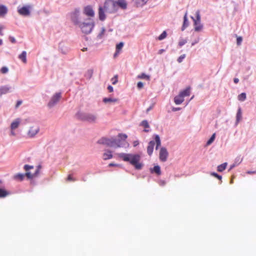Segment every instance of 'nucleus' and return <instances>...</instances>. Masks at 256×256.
Wrapping results in <instances>:
<instances>
[{
	"mask_svg": "<svg viewBox=\"0 0 256 256\" xmlns=\"http://www.w3.org/2000/svg\"><path fill=\"white\" fill-rule=\"evenodd\" d=\"M108 90L110 92H112L114 91L112 86L110 85L108 86Z\"/></svg>",
	"mask_w": 256,
	"mask_h": 256,
	"instance_id": "47",
	"label": "nucleus"
},
{
	"mask_svg": "<svg viewBox=\"0 0 256 256\" xmlns=\"http://www.w3.org/2000/svg\"><path fill=\"white\" fill-rule=\"evenodd\" d=\"M168 153L165 148H162L160 150L159 158L160 161L164 162L167 160Z\"/></svg>",
	"mask_w": 256,
	"mask_h": 256,
	"instance_id": "10",
	"label": "nucleus"
},
{
	"mask_svg": "<svg viewBox=\"0 0 256 256\" xmlns=\"http://www.w3.org/2000/svg\"><path fill=\"white\" fill-rule=\"evenodd\" d=\"M236 118V123L239 122L240 121L242 120V112L241 108H239L238 110Z\"/></svg>",
	"mask_w": 256,
	"mask_h": 256,
	"instance_id": "27",
	"label": "nucleus"
},
{
	"mask_svg": "<svg viewBox=\"0 0 256 256\" xmlns=\"http://www.w3.org/2000/svg\"><path fill=\"white\" fill-rule=\"evenodd\" d=\"M164 52V50H163V49H161V50H159V51H158V54H162Z\"/></svg>",
	"mask_w": 256,
	"mask_h": 256,
	"instance_id": "54",
	"label": "nucleus"
},
{
	"mask_svg": "<svg viewBox=\"0 0 256 256\" xmlns=\"http://www.w3.org/2000/svg\"><path fill=\"white\" fill-rule=\"evenodd\" d=\"M188 12H186L184 16V22L182 27V30H184L189 25V22L188 19Z\"/></svg>",
	"mask_w": 256,
	"mask_h": 256,
	"instance_id": "18",
	"label": "nucleus"
},
{
	"mask_svg": "<svg viewBox=\"0 0 256 256\" xmlns=\"http://www.w3.org/2000/svg\"><path fill=\"white\" fill-rule=\"evenodd\" d=\"M9 194V192L4 188H0V198L6 196Z\"/></svg>",
	"mask_w": 256,
	"mask_h": 256,
	"instance_id": "28",
	"label": "nucleus"
},
{
	"mask_svg": "<svg viewBox=\"0 0 256 256\" xmlns=\"http://www.w3.org/2000/svg\"><path fill=\"white\" fill-rule=\"evenodd\" d=\"M20 118H16V120H15L11 124V125H10L11 129L12 130H14L16 128H18V126L20 125Z\"/></svg>",
	"mask_w": 256,
	"mask_h": 256,
	"instance_id": "19",
	"label": "nucleus"
},
{
	"mask_svg": "<svg viewBox=\"0 0 256 256\" xmlns=\"http://www.w3.org/2000/svg\"><path fill=\"white\" fill-rule=\"evenodd\" d=\"M118 166V164H114V163H110L108 164L109 166Z\"/></svg>",
	"mask_w": 256,
	"mask_h": 256,
	"instance_id": "52",
	"label": "nucleus"
},
{
	"mask_svg": "<svg viewBox=\"0 0 256 256\" xmlns=\"http://www.w3.org/2000/svg\"><path fill=\"white\" fill-rule=\"evenodd\" d=\"M40 131V128L38 126H30L27 134L29 138H34Z\"/></svg>",
	"mask_w": 256,
	"mask_h": 256,
	"instance_id": "9",
	"label": "nucleus"
},
{
	"mask_svg": "<svg viewBox=\"0 0 256 256\" xmlns=\"http://www.w3.org/2000/svg\"><path fill=\"white\" fill-rule=\"evenodd\" d=\"M166 36V31H164L162 34L158 36V40H162L165 38Z\"/></svg>",
	"mask_w": 256,
	"mask_h": 256,
	"instance_id": "36",
	"label": "nucleus"
},
{
	"mask_svg": "<svg viewBox=\"0 0 256 256\" xmlns=\"http://www.w3.org/2000/svg\"><path fill=\"white\" fill-rule=\"evenodd\" d=\"M61 98V93L58 92L56 93L51 98L48 104V106L49 107L53 106L55 104H56L60 100Z\"/></svg>",
	"mask_w": 256,
	"mask_h": 256,
	"instance_id": "11",
	"label": "nucleus"
},
{
	"mask_svg": "<svg viewBox=\"0 0 256 256\" xmlns=\"http://www.w3.org/2000/svg\"><path fill=\"white\" fill-rule=\"evenodd\" d=\"M150 172L152 173L154 172L158 176L161 174L160 168L158 166H154L153 168L150 169Z\"/></svg>",
	"mask_w": 256,
	"mask_h": 256,
	"instance_id": "21",
	"label": "nucleus"
},
{
	"mask_svg": "<svg viewBox=\"0 0 256 256\" xmlns=\"http://www.w3.org/2000/svg\"><path fill=\"white\" fill-rule=\"evenodd\" d=\"M180 110V108H172V111H174V112H176V111L179 110Z\"/></svg>",
	"mask_w": 256,
	"mask_h": 256,
	"instance_id": "50",
	"label": "nucleus"
},
{
	"mask_svg": "<svg viewBox=\"0 0 256 256\" xmlns=\"http://www.w3.org/2000/svg\"><path fill=\"white\" fill-rule=\"evenodd\" d=\"M80 12L78 9L74 10L71 14H70V18L72 22L76 25H78L80 22Z\"/></svg>",
	"mask_w": 256,
	"mask_h": 256,
	"instance_id": "8",
	"label": "nucleus"
},
{
	"mask_svg": "<svg viewBox=\"0 0 256 256\" xmlns=\"http://www.w3.org/2000/svg\"><path fill=\"white\" fill-rule=\"evenodd\" d=\"M186 40H180L179 42H178V45L180 46H182L183 45H184V44H186Z\"/></svg>",
	"mask_w": 256,
	"mask_h": 256,
	"instance_id": "42",
	"label": "nucleus"
},
{
	"mask_svg": "<svg viewBox=\"0 0 256 256\" xmlns=\"http://www.w3.org/2000/svg\"><path fill=\"white\" fill-rule=\"evenodd\" d=\"M196 18L191 16V18L194 21V29L196 32H200L203 28V25L200 22V12L198 10L196 12Z\"/></svg>",
	"mask_w": 256,
	"mask_h": 256,
	"instance_id": "6",
	"label": "nucleus"
},
{
	"mask_svg": "<svg viewBox=\"0 0 256 256\" xmlns=\"http://www.w3.org/2000/svg\"><path fill=\"white\" fill-rule=\"evenodd\" d=\"M1 182H1V180H0V184Z\"/></svg>",
	"mask_w": 256,
	"mask_h": 256,
	"instance_id": "62",
	"label": "nucleus"
},
{
	"mask_svg": "<svg viewBox=\"0 0 256 256\" xmlns=\"http://www.w3.org/2000/svg\"><path fill=\"white\" fill-rule=\"evenodd\" d=\"M8 12L7 8L4 5H0V16L5 15Z\"/></svg>",
	"mask_w": 256,
	"mask_h": 256,
	"instance_id": "24",
	"label": "nucleus"
},
{
	"mask_svg": "<svg viewBox=\"0 0 256 256\" xmlns=\"http://www.w3.org/2000/svg\"><path fill=\"white\" fill-rule=\"evenodd\" d=\"M11 134L13 136H14L15 134L14 132H12V131L11 132Z\"/></svg>",
	"mask_w": 256,
	"mask_h": 256,
	"instance_id": "60",
	"label": "nucleus"
},
{
	"mask_svg": "<svg viewBox=\"0 0 256 256\" xmlns=\"http://www.w3.org/2000/svg\"><path fill=\"white\" fill-rule=\"evenodd\" d=\"M80 28L81 29L82 32L87 34L90 33L94 26V24L93 22H84L80 23L78 24Z\"/></svg>",
	"mask_w": 256,
	"mask_h": 256,
	"instance_id": "7",
	"label": "nucleus"
},
{
	"mask_svg": "<svg viewBox=\"0 0 256 256\" xmlns=\"http://www.w3.org/2000/svg\"><path fill=\"white\" fill-rule=\"evenodd\" d=\"M2 40L0 39V46L2 45Z\"/></svg>",
	"mask_w": 256,
	"mask_h": 256,
	"instance_id": "58",
	"label": "nucleus"
},
{
	"mask_svg": "<svg viewBox=\"0 0 256 256\" xmlns=\"http://www.w3.org/2000/svg\"><path fill=\"white\" fill-rule=\"evenodd\" d=\"M118 101V100L117 98H104V99H103V102H104V103H107V102H116Z\"/></svg>",
	"mask_w": 256,
	"mask_h": 256,
	"instance_id": "30",
	"label": "nucleus"
},
{
	"mask_svg": "<svg viewBox=\"0 0 256 256\" xmlns=\"http://www.w3.org/2000/svg\"><path fill=\"white\" fill-rule=\"evenodd\" d=\"M246 99V94L242 92L238 96V100L240 101L243 102Z\"/></svg>",
	"mask_w": 256,
	"mask_h": 256,
	"instance_id": "32",
	"label": "nucleus"
},
{
	"mask_svg": "<svg viewBox=\"0 0 256 256\" xmlns=\"http://www.w3.org/2000/svg\"><path fill=\"white\" fill-rule=\"evenodd\" d=\"M127 136L126 134H120L118 135V139L114 138H102L99 140L98 142L100 144L106 145L107 146L112 148H120L124 146L126 143Z\"/></svg>",
	"mask_w": 256,
	"mask_h": 256,
	"instance_id": "1",
	"label": "nucleus"
},
{
	"mask_svg": "<svg viewBox=\"0 0 256 256\" xmlns=\"http://www.w3.org/2000/svg\"><path fill=\"white\" fill-rule=\"evenodd\" d=\"M166 184V182L164 180H162L160 182V184L161 185H164Z\"/></svg>",
	"mask_w": 256,
	"mask_h": 256,
	"instance_id": "56",
	"label": "nucleus"
},
{
	"mask_svg": "<svg viewBox=\"0 0 256 256\" xmlns=\"http://www.w3.org/2000/svg\"><path fill=\"white\" fill-rule=\"evenodd\" d=\"M124 46V43L122 42H120L119 44H117L116 46V50L118 52H120Z\"/></svg>",
	"mask_w": 256,
	"mask_h": 256,
	"instance_id": "34",
	"label": "nucleus"
},
{
	"mask_svg": "<svg viewBox=\"0 0 256 256\" xmlns=\"http://www.w3.org/2000/svg\"><path fill=\"white\" fill-rule=\"evenodd\" d=\"M194 43H192V46H194Z\"/></svg>",
	"mask_w": 256,
	"mask_h": 256,
	"instance_id": "61",
	"label": "nucleus"
},
{
	"mask_svg": "<svg viewBox=\"0 0 256 256\" xmlns=\"http://www.w3.org/2000/svg\"><path fill=\"white\" fill-rule=\"evenodd\" d=\"M102 158L104 160H107L112 158V152L110 150H106L105 152L104 153Z\"/></svg>",
	"mask_w": 256,
	"mask_h": 256,
	"instance_id": "20",
	"label": "nucleus"
},
{
	"mask_svg": "<svg viewBox=\"0 0 256 256\" xmlns=\"http://www.w3.org/2000/svg\"><path fill=\"white\" fill-rule=\"evenodd\" d=\"M144 131L145 132H148L149 131V130H146V129H144Z\"/></svg>",
	"mask_w": 256,
	"mask_h": 256,
	"instance_id": "59",
	"label": "nucleus"
},
{
	"mask_svg": "<svg viewBox=\"0 0 256 256\" xmlns=\"http://www.w3.org/2000/svg\"><path fill=\"white\" fill-rule=\"evenodd\" d=\"M242 38L241 36H238L237 38V39H236V43L238 44V45H240L241 44V43L242 42Z\"/></svg>",
	"mask_w": 256,
	"mask_h": 256,
	"instance_id": "41",
	"label": "nucleus"
},
{
	"mask_svg": "<svg viewBox=\"0 0 256 256\" xmlns=\"http://www.w3.org/2000/svg\"><path fill=\"white\" fill-rule=\"evenodd\" d=\"M104 8H103L102 6H100L98 8L99 19L102 21L104 20L106 18V15H105L104 12Z\"/></svg>",
	"mask_w": 256,
	"mask_h": 256,
	"instance_id": "16",
	"label": "nucleus"
},
{
	"mask_svg": "<svg viewBox=\"0 0 256 256\" xmlns=\"http://www.w3.org/2000/svg\"><path fill=\"white\" fill-rule=\"evenodd\" d=\"M30 6H24L20 8H18V14L22 16H28L30 14Z\"/></svg>",
	"mask_w": 256,
	"mask_h": 256,
	"instance_id": "12",
	"label": "nucleus"
},
{
	"mask_svg": "<svg viewBox=\"0 0 256 256\" xmlns=\"http://www.w3.org/2000/svg\"><path fill=\"white\" fill-rule=\"evenodd\" d=\"M10 88L7 86H3L0 88V94L2 96V94H6L9 92Z\"/></svg>",
	"mask_w": 256,
	"mask_h": 256,
	"instance_id": "23",
	"label": "nucleus"
},
{
	"mask_svg": "<svg viewBox=\"0 0 256 256\" xmlns=\"http://www.w3.org/2000/svg\"><path fill=\"white\" fill-rule=\"evenodd\" d=\"M84 13L87 16L93 17L94 16V12L90 6L84 7Z\"/></svg>",
	"mask_w": 256,
	"mask_h": 256,
	"instance_id": "14",
	"label": "nucleus"
},
{
	"mask_svg": "<svg viewBox=\"0 0 256 256\" xmlns=\"http://www.w3.org/2000/svg\"><path fill=\"white\" fill-rule=\"evenodd\" d=\"M186 55L184 54L181 55L178 59V62H181L182 60L185 58Z\"/></svg>",
	"mask_w": 256,
	"mask_h": 256,
	"instance_id": "40",
	"label": "nucleus"
},
{
	"mask_svg": "<svg viewBox=\"0 0 256 256\" xmlns=\"http://www.w3.org/2000/svg\"><path fill=\"white\" fill-rule=\"evenodd\" d=\"M247 173L248 174H256V171H254V172H252V171H248L247 172Z\"/></svg>",
	"mask_w": 256,
	"mask_h": 256,
	"instance_id": "53",
	"label": "nucleus"
},
{
	"mask_svg": "<svg viewBox=\"0 0 256 256\" xmlns=\"http://www.w3.org/2000/svg\"><path fill=\"white\" fill-rule=\"evenodd\" d=\"M140 125L144 126L145 128H149V124L147 120H144L142 122Z\"/></svg>",
	"mask_w": 256,
	"mask_h": 256,
	"instance_id": "35",
	"label": "nucleus"
},
{
	"mask_svg": "<svg viewBox=\"0 0 256 256\" xmlns=\"http://www.w3.org/2000/svg\"><path fill=\"white\" fill-rule=\"evenodd\" d=\"M190 88H187L184 90L180 92V94H182V96L184 98L185 96H189L190 95Z\"/></svg>",
	"mask_w": 256,
	"mask_h": 256,
	"instance_id": "26",
	"label": "nucleus"
},
{
	"mask_svg": "<svg viewBox=\"0 0 256 256\" xmlns=\"http://www.w3.org/2000/svg\"><path fill=\"white\" fill-rule=\"evenodd\" d=\"M184 101V98L182 94H179L178 95L174 98V102L176 104H180Z\"/></svg>",
	"mask_w": 256,
	"mask_h": 256,
	"instance_id": "17",
	"label": "nucleus"
},
{
	"mask_svg": "<svg viewBox=\"0 0 256 256\" xmlns=\"http://www.w3.org/2000/svg\"><path fill=\"white\" fill-rule=\"evenodd\" d=\"M216 137V134H214L210 140L207 142V145H210L214 140Z\"/></svg>",
	"mask_w": 256,
	"mask_h": 256,
	"instance_id": "33",
	"label": "nucleus"
},
{
	"mask_svg": "<svg viewBox=\"0 0 256 256\" xmlns=\"http://www.w3.org/2000/svg\"><path fill=\"white\" fill-rule=\"evenodd\" d=\"M86 50H87V48H83L82 49V50L83 52L86 51Z\"/></svg>",
	"mask_w": 256,
	"mask_h": 256,
	"instance_id": "57",
	"label": "nucleus"
},
{
	"mask_svg": "<svg viewBox=\"0 0 256 256\" xmlns=\"http://www.w3.org/2000/svg\"><path fill=\"white\" fill-rule=\"evenodd\" d=\"M116 3L113 0H106L104 4V9L106 12L114 13L118 10L116 6Z\"/></svg>",
	"mask_w": 256,
	"mask_h": 256,
	"instance_id": "5",
	"label": "nucleus"
},
{
	"mask_svg": "<svg viewBox=\"0 0 256 256\" xmlns=\"http://www.w3.org/2000/svg\"><path fill=\"white\" fill-rule=\"evenodd\" d=\"M111 81L113 84H116L118 82V75H115L112 79Z\"/></svg>",
	"mask_w": 256,
	"mask_h": 256,
	"instance_id": "37",
	"label": "nucleus"
},
{
	"mask_svg": "<svg viewBox=\"0 0 256 256\" xmlns=\"http://www.w3.org/2000/svg\"><path fill=\"white\" fill-rule=\"evenodd\" d=\"M34 168L33 166H29L28 164H26L24 166V169L26 172L25 174H18L14 176V179L22 181L24 180V176H26L28 178L31 179L35 177L37 175V173L38 172V170L36 171V172L34 174H32L29 172L28 170L30 169Z\"/></svg>",
	"mask_w": 256,
	"mask_h": 256,
	"instance_id": "3",
	"label": "nucleus"
},
{
	"mask_svg": "<svg viewBox=\"0 0 256 256\" xmlns=\"http://www.w3.org/2000/svg\"><path fill=\"white\" fill-rule=\"evenodd\" d=\"M115 2L116 3V6L117 7V10H118V8H120L123 10L126 8L127 3L124 0H118V1Z\"/></svg>",
	"mask_w": 256,
	"mask_h": 256,
	"instance_id": "15",
	"label": "nucleus"
},
{
	"mask_svg": "<svg viewBox=\"0 0 256 256\" xmlns=\"http://www.w3.org/2000/svg\"><path fill=\"white\" fill-rule=\"evenodd\" d=\"M67 180L68 181H74L75 179H74L72 174H69L67 178Z\"/></svg>",
	"mask_w": 256,
	"mask_h": 256,
	"instance_id": "44",
	"label": "nucleus"
},
{
	"mask_svg": "<svg viewBox=\"0 0 256 256\" xmlns=\"http://www.w3.org/2000/svg\"><path fill=\"white\" fill-rule=\"evenodd\" d=\"M138 78L140 79H146V80H150V77L149 76L142 73L138 76Z\"/></svg>",
	"mask_w": 256,
	"mask_h": 256,
	"instance_id": "31",
	"label": "nucleus"
},
{
	"mask_svg": "<svg viewBox=\"0 0 256 256\" xmlns=\"http://www.w3.org/2000/svg\"><path fill=\"white\" fill-rule=\"evenodd\" d=\"M105 30H105V28H102L101 32H100V34H99V35H98V36H99L100 38H102V36L104 34V32H105Z\"/></svg>",
	"mask_w": 256,
	"mask_h": 256,
	"instance_id": "43",
	"label": "nucleus"
},
{
	"mask_svg": "<svg viewBox=\"0 0 256 256\" xmlns=\"http://www.w3.org/2000/svg\"><path fill=\"white\" fill-rule=\"evenodd\" d=\"M211 175L214 176L215 178H218V180H222V176L216 173L215 172H212L211 173Z\"/></svg>",
	"mask_w": 256,
	"mask_h": 256,
	"instance_id": "39",
	"label": "nucleus"
},
{
	"mask_svg": "<svg viewBox=\"0 0 256 256\" xmlns=\"http://www.w3.org/2000/svg\"><path fill=\"white\" fill-rule=\"evenodd\" d=\"M118 156L124 161L129 162L136 170H140L143 166V164L140 162V156L138 154L120 153Z\"/></svg>",
	"mask_w": 256,
	"mask_h": 256,
	"instance_id": "2",
	"label": "nucleus"
},
{
	"mask_svg": "<svg viewBox=\"0 0 256 256\" xmlns=\"http://www.w3.org/2000/svg\"><path fill=\"white\" fill-rule=\"evenodd\" d=\"M190 88H187L184 90L180 92V94H182V96L184 98L185 96H189L190 95Z\"/></svg>",
	"mask_w": 256,
	"mask_h": 256,
	"instance_id": "25",
	"label": "nucleus"
},
{
	"mask_svg": "<svg viewBox=\"0 0 256 256\" xmlns=\"http://www.w3.org/2000/svg\"><path fill=\"white\" fill-rule=\"evenodd\" d=\"M137 86L138 88L140 89L143 88L144 84L142 82H139L137 84Z\"/></svg>",
	"mask_w": 256,
	"mask_h": 256,
	"instance_id": "45",
	"label": "nucleus"
},
{
	"mask_svg": "<svg viewBox=\"0 0 256 256\" xmlns=\"http://www.w3.org/2000/svg\"><path fill=\"white\" fill-rule=\"evenodd\" d=\"M18 58L20 59L24 63H26V51H23L21 54L18 56Z\"/></svg>",
	"mask_w": 256,
	"mask_h": 256,
	"instance_id": "22",
	"label": "nucleus"
},
{
	"mask_svg": "<svg viewBox=\"0 0 256 256\" xmlns=\"http://www.w3.org/2000/svg\"><path fill=\"white\" fill-rule=\"evenodd\" d=\"M120 52H118L117 50H116L115 54H114V57L116 58L118 54Z\"/></svg>",
	"mask_w": 256,
	"mask_h": 256,
	"instance_id": "55",
	"label": "nucleus"
},
{
	"mask_svg": "<svg viewBox=\"0 0 256 256\" xmlns=\"http://www.w3.org/2000/svg\"><path fill=\"white\" fill-rule=\"evenodd\" d=\"M0 71L1 73L4 74L8 72V69L6 66H3L1 68Z\"/></svg>",
	"mask_w": 256,
	"mask_h": 256,
	"instance_id": "38",
	"label": "nucleus"
},
{
	"mask_svg": "<svg viewBox=\"0 0 256 256\" xmlns=\"http://www.w3.org/2000/svg\"><path fill=\"white\" fill-rule=\"evenodd\" d=\"M234 82L235 84H238L239 82V80L238 78H234Z\"/></svg>",
	"mask_w": 256,
	"mask_h": 256,
	"instance_id": "51",
	"label": "nucleus"
},
{
	"mask_svg": "<svg viewBox=\"0 0 256 256\" xmlns=\"http://www.w3.org/2000/svg\"><path fill=\"white\" fill-rule=\"evenodd\" d=\"M82 120L89 122H94L96 120V116L92 114H82L80 118Z\"/></svg>",
	"mask_w": 256,
	"mask_h": 256,
	"instance_id": "13",
	"label": "nucleus"
},
{
	"mask_svg": "<svg viewBox=\"0 0 256 256\" xmlns=\"http://www.w3.org/2000/svg\"><path fill=\"white\" fill-rule=\"evenodd\" d=\"M10 40L13 44L16 43V40L15 38L12 36H10L9 37Z\"/></svg>",
	"mask_w": 256,
	"mask_h": 256,
	"instance_id": "46",
	"label": "nucleus"
},
{
	"mask_svg": "<svg viewBox=\"0 0 256 256\" xmlns=\"http://www.w3.org/2000/svg\"><path fill=\"white\" fill-rule=\"evenodd\" d=\"M4 28V26L0 25V35L2 36L3 33L2 32V30Z\"/></svg>",
	"mask_w": 256,
	"mask_h": 256,
	"instance_id": "48",
	"label": "nucleus"
},
{
	"mask_svg": "<svg viewBox=\"0 0 256 256\" xmlns=\"http://www.w3.org/2000/svg\"><path fill=\"white\" fill-rule=\"evenodd\" d=\"M226 166H227V163L224 162L222 164L219 165L218 166L217 170L218 172H222L226 168Z\"/></svg>",
	"mask_w": 256,
	"mask_h": 256,
	"instance_id": "29",
	"label": "nucleus"
},
{
	"mask_svg": "<svg viewBox=\"0 0 256 256\" xmlns=\"http://www.w3.org/2000/svg\"><path fill=\"white\" fill-rule=\"evenodd\" d=\"M154 140L155 142L154 141H150L149 142L148 146L147 147V152L149 156H151L153 152L155 144V142L156 143V149L158 150V147L161 144V142L160 140V136L156 134L154 135Z\"/></svg>",
	"mask_w": 256,
	"mask_h": 256,
	"instance_id": "4",
	"label": "nucleus"
},
{
	"mask_svg": "<svg viewBox=\"0 0 256 256\" xmlns=\"http://www.w3.org/2000/svg\"><path fill=\"white\" fill-rule=\"evenodd\" d=\"M22 104V100L18 101L16 105V108H18Z\"/></svg>",
	"mask_w": 256,
	"mask_h": 256,
	"instance_id": "49",
	"label": "nucleus"
}]
</instances>
